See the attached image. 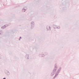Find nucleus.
<instances>
[{"instance_id": "1", "label": "nucleus", "mask_w": 79, "mask_h": 79, "mask_svg": "<svg viewBox=\"0 0 79 79\" xmlns=\"http://www.w3.org/2000/svg\"><path fill=\"white\" fill-rule=\"evenodd\" d=\"M58 69V66L57 65L55 64L54 66V69L51 72V75L52 76H53L55 74V72L56 71V69Z\"/></svg>"}, {"instance_id": "2", "label": "nucleus", "mask_w": 79, "mask_h": 79, "mask_svg": "<svg viewBox=\"0 0 79 79\" xmlns=\"http://www.w3.org/2000/svg\"><path fill=\"white\" fill-rule=\"evenodd\" d=\"M61 67H60L59 69H58V70L56 71V74L54 77L53 78L55 79L56 77L57 76H58V74H59V73H60V72L61 71Z\"/></svg>"}, {"instance_id": "3", "label": "nucleus", "mask_w": 79, "mask_h": 79, "mask_svg": "<svg viewBox=\"0 0 79 79\" xmlns=\"http://www.w3.org/2000/svg\"><path fill=\"white\" fill-rule=\"evenodd\" d=\"M31 25V29H33L34 26H35V23L34 22H31L30 23Z\"/></svg>"}, {"instance_id": "4", "label": "nucleus", "mask_w": 79, "mask_h": 79, "mask_svg": "<svg viewBox=\"0 0 79 79\" xmlns=\"http://www.w3.org/2000/svg\"><path fill=\"white\" fill-rule=\"evenodd\" d=\"M25 58L27 60H29V54H26L25 56Z\"/></svg>"}, {"instance_id": "5", "label": "nucleus", "mask_w": 79, "mask_h": 79, "mask_svg": "<svg viewBox=\"0 0 79 79\" xmlns=\"http://www.w3.org/2000/svg\"><path fill=\"white\" fill-rule=\"evenodd\" d=\"M7 26H8L7 25H4L3 26H2L1 27V29H5V28H6V27H7Z\"/></svg>"}, {"instance_id": "6", "label": "nucleus", "mask_w": 79, "mask_h": 79, "mask_svg": "<svg viewBox=\"0 0 79 79\" xmlns=\"http://www.w3.org/2000/svg\"><path fill=\"white\" fill-rule=\"evenodd\" d=\"M47 31H50L51 30V28L49 26H47Z\"/></svg>"}, {"instance_id": "7", "label": "nucleus", "mask_w": 79, "mask_h": 79, "mask_svg": "<svg viewBox=\"0 0 79 79\" xmlns=\"http://www.w3.org/2000/svg\"><path fill=\"white\" fill-rule=\"evenodd\" d=\"M6 73L7 76H10V73L8 71H7Z\"/></svg>"}, {"instance_id": "8", "label": "nucleus", "mask_w": 79, "mask_h": 79, "mask_svg": "<svg viewBox=\"0 0 79 79\" xmlns=\"http://www.w3.org/2000/svg\"><path fill=\"white\" fill-rule=\"evenodd\" d=\"M48 55V53H47V52H44V54L43 55H42V56H41L42 57V56H45V55ZM44 55V56H43Z\"/></svg>"}, {"instance_id": "9", "label": "nucleus", "mask_w": 79, "mask_h": 79, "mask_svg": "<svg viewBox=\"0 0 79 79\" xmlns=\"http://www.w3.org/2000/svg\"><path fill=\"white\" fill-rule=\"evenodd\" d=\"M3 31H2V30H0V35H2L3 34Z\"/></svg>"}, {"instance_id": "10", "label": "nucleus", "mask_w": 79, "mask_h": 79, "mask_svg": "<svg viewBox=\"0 0 79 79\" xmlns=\"http://www.w3.org/2000/svg\"><path fill=\"white\" fill-rule=\"evenodd\" d=\"M53 27H54V29H57V26L54 25L53 26Z\"/></svg>"}, {"instance_id": "11", "label": "nucleus", "mask_w": 79, "mask_h": 79, "mask_svg": "<svg viewBox=\"0 0 79 79\" xmlns=\"http://www.w3.org/2000/svg\"><path fill=\"white\" fill-rule=\"evenodd\" d=\"M23 10H26H26H27V7H24L23 8Z\"/></svg>"}, {"instance_id": "12", "label": "nucleus", "mask_w": 79, "mask_h": 79, "mask_svg": "<svg viewBox=\"0 0 79 79\" xmlns=\"http://www.w3.org/2000/svg\"><path fill=\"white\" fill-rule=\"evenodd\" d=\"M57 29H60V26H57Z\"/></svg>"}, {"instance_id": "13", "label": "nucleus", "mask_w": 79, "mask_h": 79, "mask_svg": "<svg viewBox=\"0 0 79 79\" xmlns=\"http://www.w3.org/2000/svg\"><path fill=\"white\" fill-rule=\"evenodd\" d=\"M26 11V10H24V9H22V11H23V12H25Z\"/></svg>"}, {"instance_id": "14", "label": "nucleus", "mask_w": 79, "mask_h": 79, "mask_svg": "<svg viewBox=\"0 0 79 79\" xmlns=\"http://www.w3.org/2000/svg\"><path fill=\"white\" fill-rule=\"evenodd\" d=\"M35 49H38V48L37 47H35Z\"/></svg>"}, {"instance_id": "15", "label": "nucleus", "mask_w": 79, "mask_h": 79, "mask_svg": "<svg viewBox=\"0 0 79 79\" xmlns=\"http://www.w3.org/2000/svg\"><path fill=\"white\" fill-rule=\"evenodd\" d=\"M19 38L21 39H22V37H21L20 36V38Z\"/></svg>"}, {"instance_id": "16", "label": "nucleus", "mask_w": 79, "mask_h": 79, "mask_svg": "<svg viewBox=\"0 0 79 79\" xmlns=\"http://www.w3.org/2000/svg\"><path fill=\"white\" fill-rule=\"evenodd\" d=\"M19 40H21V39H20V38H19Z\"/></svg>"}, {"instance_id": "17", "label": "nucleus", "mask_w": 79, "mask_h": 79, "mask_svg": "<svg viewBox=\"0 0 79 79\" xmlns=\"http://www.w3.org/2000/svg\"><path fill=\"white\" fill-rule=\"evenodd\" d=\"M3 79H6V78L5 77V78H3Z\"/></svg>"}, {"instance_id": "18", "label": "nucleus", "mask_w": 79, "mask_h": 79, "mask_svg": "<svg viewBox=\"0 0 79 79\" xmlns=\"http://www.w3.org/2000/svg\"><path fill=\"white\" fill-rule=\"evenodd\" d=\"M0 59H1V56H0Z\"/></svg>"}]
</instances>
